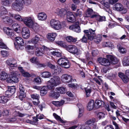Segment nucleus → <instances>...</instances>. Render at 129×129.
Listing matches in <instances>:
<instances>
[{
	"instance_id": "1",
	"label": "nucleus",
	"mask_w": 129,
	"mask_h": 129,
	"mask_svg": "<svg viewBox=\"0 0 129 129\" xmlns=\"http://www.w3.org/2000/svg\"><path fill=\"white\" fill-rule=\"evenodd\" d=\"M95 30H93L91 28L89 30H84V31L85 33L82 37L81 40L82 42L86 43L87 39L90 41L94 40L96 43H98L101 41L102 37L100 35H96Z\"/></svg>"
},
{
	"instance_id": "2",
	"label": "nucleus",
	"mask_w": 129,
	"mask_h": 129,
	"mask_svg": "<svg viewBox=\"0 0 129 129\" xmlns=\"http://www.w3.org/2000/svg\"><path fill=\"white\" fill-rule=\"evenodd\" d=\"M61 83L59 77L58 76H54L47 82V88L49 89H53Z\"/></svg>"
},
{
	"instance_id": "3",
	"label": "nucleus",
	"mask_w": 129,
	"mask_h": 129,
	"mask_svg": "<svg viewBox=\"0 0 129 129\" xmlns=\"http://www.w3.org/2000/svg\"><path fill=\"white\" fill-rule=\"evenodd\" d=\"M51 27L55 30L60 29L66 26V24L63 22L62 23L54 19L51 20L50 22Z\"/></svg>"
},
{
	"instance_id": "4",
	"label": "nucleus",
	"mask_w": 129,
	"mask_h": 129,
	"mask_svg": "<svg viewBox=\"0 0 129 129\" xmlns=\"http://www.w3.org/2000/svg\"><path fill=\"white\" fill-rule=\"evenodd\" d=\"M24 2L23 0H16L12 4L11 7L13 9L19 12L22 9V6Z\"/></svg>"
},
{
	"instance_id": "5",
	"label": "nucleus",
	"mask_w": 129,
	"mask_h": 129,
	"mask_svg": "<svg viewBox=\"0 0 129 129\" xmlns=\"http://www.w3.org/2000/svg\"><path fill=\"white\" fill-rule=\"evenodd\" d=\"M113 8L116 11L120 12L122 14H125L127 11V9L124 7L122 4L119 3H116L113 6Z\"/></svg>"
},
{
	"instance_id": "6",
	"label": "nucleus",
	"mask_w": 129,
	"mask_h": 129,
	"mask_svg": "<svg viewBox=\"0 0 129 129\" xmlns=\"http://www.w3.org/2000/svg\"><path fill=\"white\" fill-rule=\"evenodd\" d=\"M15 39L16 43H14L15 46L17 50L22 49L23 48V46L24 44V41L22 38L19 37H14Z\"/></svg>"
},
{
	"instance_id": "7",
	"label": "nucleus",
	"mask_w": 129,
	"mask_h": 129,
	"mask_svg": "<svg viewBox=\"0 0 129 129\" xmlns=\"http://www.w3.org/2000/svg\"><path fill=\"white\" fill-rule=\"evenodd\" d=\"M67 49L70 52L76 55H79L82 53L81 51L75 46L69 45L67 47Z\"/></svg>"
},
{
	"instance_id": "8",
	"label": "nucleus",
	"mask_w": 129,
	"mask_h": 129,
	"mask_svg": "<svg viewBox=\"0 0 129 129\" xmlns=\"http://www.w3.org/2000/svg\"><path fill=\"white\" fill-rule=\"evenodd\" d=\"M7 65L9 66L10 71L11 70L15 69L17 67V63L16 61L14 59H9L6 61Z\"/></svg>"
},
{
	"instance_id": "9",
	"label": "nucleus",
	"mask_w": 129,
	"mask_h": 129,
	"mask_svg": "<svg viewBox=\"0 0 129 129\" xmlns=\"http://www.w3.org/2000/svg\"><path fill=\"white\" fill-rule=\"evenodd\" d=\"M44 39V38L43 36L37 34L34 37L28 41V43L29 44L33 43L37 45L38 43L43 41Z\"/></svg>"
},
{
	"instance_id": "10",
	"label": "nucleus",
	"mask_w": 129,
	"mask_h": 129,
	"mask_svg": "<svg viewBox=\"0 0 129 129\" xmlns=\"http://www.w3.org/2000/svg\"><path fill=\"white\" fill-rule=\"evenodd\" d=\"M53 13L54 14L58 15L61 18L65 17L67 13L66 10L64 8H56L53 10Z\"/></svg>"
},
{
	"instance_id": "11",
	"label": "nucleus",
	"mask_w": 129,
	"mask_h": 129,
	"mask_svg": "<svg viewBox=\"0 0 129 129\" xmlns=\"http://www.w3.org/2000/svg\"><path fill=\"white\" fill-rule=\"evenodd\" d=\"M34 18L30 17H25L23 19V21L24 24L29 27H32L34 23Z\"/></svg>"
},
{
	"instance_id": "12",
	"label": "nucleus",
	"mask_w": 129,
	"mask_h": 129,
	"mask_svg": "<svg viewBox=\"0 0 129 129\" xmlns=\"http://www.w3.org/2000/svg\"><path fill=\"white\" fill-rule=\"evenodd\" d=\"M57 62L59 65L65 68H68L70 67V65L66 58L62 57L60 58L58 60Z\"/></svg>"
},
{
	"instance_id": "13",
	"label": "nucleus",
	"mask_w": 129,
	"mask_h": 129,
	"mask_svg": "<svg viewBox=\"0 0 129 129\" xmlns=\"http://www.w3.org/2000/svg\"><path fill=\"white\" fill-rule=\"evenodd\" d=\"M4 31L5 33L12 39L16 36L13 30L8 27L4 28Z\"/></svg>"
},
{
	"instance_id": "14",
	"label": "nucleus",
	"mask_w": 129,
	"mask_h": 129,
	"mask_svg": "<svg viewBox=\"0 0 129 129\" xmlns=\"http://www.w3.org/2000/svg\"><path fill=\"white\" fill-rule=\"evenodd\" d=\"M30 61L32 63L36 64L38 68L45 67L46 66L45 64L40 63L37 58L36 57H32L30 59Z\"/></svg>"
},
{
	"instance_id": "15",
	"label": "nucleus",
	"mask_w": 129,
	"mask_h": 129,
	"mask_svg": "<svg viewBox=\"0 0 129 129\" xmlns=\"http://www.w3.org/2000/svg\"><path fill=\"white\" fill-rule=\"evenodd\" d=\"M21 33L22 36L24 38L27 39L30 37V31L27 28L25 27H23L22 28Z\"/></svg>"
},
{
	"instance_id": "16",
	"label": "nucleus",
	"mask_w": 129,
	"mask_h": 129,
	"mask_svg": "<svg viewBox=\"0 0 129 129\" xmlns=\"http://www.w3.org/2000/svg\"><path fill=\"white\" fill-rule=\"evenodd\" d=\"M61 78V80L65 83L72 82V77L67 74L63 75Z\"/></svg>"
},
{
	"instance_id": "17",
	"label": "nucleus",
	"mask_w": 129,
	"mask_h": 129,
	"mask_svg": "<svg viewBox=\"0 0 129 129\" xmlns=\"http://www.w3.org/2000/svg\"><path fill=\"white\" fill-rule=\"evenodd\" d=\"M98 61L101 64L105 66H108L110 64L109 60L104 58H99L98 59Z\"/></svg>"
},
{
	"instance_id": "18",
	"label": "nucleus",
	"mask_w": 129,
	"mask_h": 129,
	"mask_svg": "<svg viewBox=\"0 0 129 129\" xmlns=\"http://www.w3.org/2000/svg\"><path fill=\"white\" fill-rule=\"evenodd\" d=\"M67 18L68 21L73 22L75 21L76 19V17L72 12H67Z\"/></svg>"
},
{
	"instance_id": "19",
	"label": "nucleus",
	"mask_w": 129,
	"mask_h": 129,
	"mask_svg": "<svg viewBox=\"0 0 129 129\" xmlns=\"http://www.w3.org/2000/svg\"><path fill=\"white\" fill-rule=\"evenodd\" d=\"M38 45L35 44L34 46L27 45L25 47V48L26 51L30 53L33 54L34 53L35 50Z\"/></svg>"
},
{
	"instance_id": "20",
	"label": "nucleus",
	"mask_w": 129,
	"mask_h": 129,
	"mask_svg": "<svg viewBox=\"0 0 129 129\" xmlns=\"http://www.w3.org/2000/svg\"><path fill=\"white\" fill-rule=\"evenodd\" d=\"M11 75L12 76L14 82H18V79L17 76L20 75V74L18 71H10Z\"/></svg>"
},
{
	"instance_id": "21",
	"label": "nucleus",
	"mask_w": 129,
	"mask_h": 129,
	"mask_svg": "<svg viewBox=\"0 0 129 129\" xmlns=\"http://www.w3.org/2000/svg\"><path fill=\"white\" fill-rule=\"evenodd\" d=\"M91 18H94L98 21L101 22L105 20V17L104 16H101L97 14L92 15L91 17Z\"/></svg>"
},
{
	"instance_id": "22",
	"label": "nucleus",
	"mask_w": 129,
	"mask_h": 129,
	"mask_svg": "<svg viewBox=\"0 0 129 129\" xmlns=\"http://www.w3.org/2000/svg\"><path fill=\"white\" fill-rule=\"evenodd\" d=\"M41 50H42L43 52V54H47L50 56H51L52 51V50L50 49L47 47L43 46L41 47Z\"/></svg>"
},
{
	"instance_id": "23",
	"label": "nucleus",
	"mask_w": 129,
	"mask_h": 129,
	"mask_svg": "<svg viewBox=\"0 0 129 129\" xmlns=\"http://www.w3.org/2000/svg\"><path fill=\"white\" fill-rule=\"evenodd\" d=\"M57 35L56 33H48L47 37V39L51 41H53Z\"/></svg>"
},
{
	"instance_id": "24",
	"label": "nucleus",
	"mask_w": 129,
	"mask_h": 129,
	"mask_svg": "<svg viewBox=\"0 0 129 129\" xmlns=\"http://www.w3.org/2000/svg\"><path fill=\"white\" fill-rule=\"evenodd\" d=\"M47 17V15L45 13L40 12L38 14V18L39 20L44 21L46 19Z\"/></svg>"
},
{
	"instance_id": "25",
	"label": "nucleus",
	"mask_w": 129,
	"mask_h": 129,
	"mask_svg": "<svg viewBox=\"0 0 129 129\" xmlns=\"http://www.w3.org/2000/svg\"><path fill=\"white\" fill-rule=\"evenodd\" d=\"M1 20L5 23H12L13 22V20L8 16H5L1 18Z\"/></svg>"
},
{
	"instance_id": "26",
	"label": "nucleus",
	"mask_w": 129,
	"mask_h": 129,
	"mask_svg": "<svg viewBox=\"0 0 129 129\" xmlns=\"http://www.w3.org/2000/svg\"><path fill=\"white\" fill-rule=\"evenodd\" d=\"M107 58L108 59L110 60L111 62L113 64H115L118 62V60L114 56L110 55H107Z\"/></svg>"
},
{
	"instance_id": "27",
	"label": "nucleus",
	"mask_w": 129,
	"mask_h": 129,
	"mask_svg": "<svg viewBox=\"0 0 129 129\" xmlns=\"http://www.w3.org/2000/svg\"><path fill=\"white\" fill-rule=\"evenodd\" d=\"M55 90L59 93L61 94L64 93L67 91L66 88L63 86L57 87L55 88Z\"/></svg>"
},
{
	"instance_id": "28",
	"label": "nucleus",
	"mask_w": 129,
	"mask_h": 129,
	"mask_svg": "<svg viewBox=\"0 0 129 129\" xmlns=\"http://www.w3.org/2000/svg\"><path fill=\"white\" fill-rule=\"evenodd\" d=\"M41 48L37 45L36 49H35V53L36 55L37 56H42L43 54V52L42 50H41Z\"/></svg>"
},
{
	"instance_id": "29",
	"label": "nucleus",
	"mask_w": 129,
	"mask_h": 129,
	"mask_svg": "<svg viewBox=\"0 0 129 129\" xmlns=\"http://www.w3.org/2000/svg\"><path fill=\"white\" fill-rule=\"evenodd\" d=\"M41 77L43 78H49L51 76V73L49 72L46 71L41 73Z\"/></svg>"
},
{
	"instance_id": "30",
	"label": "nucleus",
	"mask_w": 129,
	"mask_h": 129,
	"mask_svg": "<svg viewBox=\"0 0 129 129\" xmlns=\"http://www.w3.org/2000/svg\"><path fill=\"white\" fill-rule=\"evenodd\" d=\"M49 96L53 98L57 99L60 96V94L57 91H51L49 94Z\"/></svg>"
},
{
	"instance_id": "31",
	"label": "nucleus",
	"mask_w": 129,
	"mask_h": 129,
	"mask_svg": "<svg viewBox=\"0 0 129 129\" xmlns=\"http://www.w3.org/2000/svg\"><path fill=\"white\" fill-rule=\"evenodd\" d=\"M117 75V74L116 73H114L112 72H111L109 74L107 77L108 79L110 80H112L115 78Z\"/></svg>"
},
{
	"instance_id": "32",
	"label": "nucleus",
	"mask_w": 129,
	"mask_h": 129,
	"mask_svg": "<svg viewBox=\"0 0 129 129\" xmlns=\"http://www.w3.org/2000/svg\"><path fill=\"white\" fill-rule=\"evenodd\" d=\"M14 31L17 33H20V25L17 23L13 24L12 26Z\"/></svg>"
},
{
	"instance_id": "33",
	"label": "nucleus",
	"mask_w": 129,
	"mask_h": 129,
	"mask_svg": "<svg viewBox=\"0 0 129 129\" xmlns=\"http://www.w3.org/2000/svg\"><path fill=\"white\" fill-rule=\"evenodd\" d=\"M77 106L79 108V113L78 116V117H81L83 115L82 113L84 110V108L82 105L80 104H77Z\"/></svg>"
},
{
	"instance_id": "34",
	"label": "nucleus",
	"mask_w": 129,
	"mask_h": 129,
	"mask_svg": "<svg viewBox=\"0 0 129 129\" xmlns=\"http://www.w3.org/2000/svg\"><path fill=\"white\" fill-rule=\"evenodd\" d=\"M94 101L93 100H91L88 103L87 106V109L88 110H92L94 108Z\"/></svg>"
},
{
	"instance_id": "35",
	"label": "nucleus",
	"mask_w": 129,
	"mask_h": 129,
	"mask_svg": "<svg viewBox=\"0 0 129 129\" xmlns=\"http://www.w3.org/2000/svg\"><path fill=\"white\" fill-rule=\"evenodd\" d=\"M104 103L103 101L99 100H96L95 101L94 107L96 108H99L102 104H104Z\"/></svg>"
},
{
	"instance_id": "36",
	"label": "nucleus",
	"mask_w": 129,
	"mask_h": 129,
	"mask_svg": "<svg viewBox=\"0 0 129 129\" xmlns=\"http://www.w3.org/2000/svg\"><path fill=\"white\" fill-rule=\"evenodd\" d=\"M8 77L7 74L4 71L0 73V79L4 80H6Z\"/></svg>"
},
{
	"instance_id": "37",
	"label": "nucleus",
	"mask_w": 129,
	"mask_h": 129,
	"mask_svg": "<svg viewBox=\"0 0 129 129\" xmlns=\"http://www.w3.org/2000/svg\"><path fill=\"white\" fill-rule=\"evenodd\" d=\"M122 62L123 65L125 66H129V55L124 57L123 59Z\"/></svg>"
},
{
	"instance_id": "38",
	"label": "nucleus",
	"mask_w": 129,
	"mask_h": 129,
	"mask_svg": "<svg viewBox=\"0 0 129 129\" xmlns=\"http://www.w3.org/2000/svg\"><path fill=\"white\" fill-rule=\"evenodd\" d=\"M10 16L14 18L15 19L19 21H23V19H22L21 16L19 15L11 14Z\"/></svg>"
},
{
	"instance_id": "39",
	"label": "nucleus",
	"mask_w": 129,
	"mask_h": 129,
	"mask_svg": "<svg viewBox=\"0 0 129 129\" xmlns=\"http://www.w3.org/2000/svg\"><path fill=\"white\" fill-rule=\"evenodd\" d=\"M64 103V101L61 100L60 101H53L52 102L53 104L56 106H60L63 105Z\"/></svg>"
},
{
	"instance_id": "40",
	"label": "nucleus",
	"mask_w": 129,
	"mask_h": 129,
	"mask_svg": "<svg viewBox=\"0 0 129 129\" xmlns=\"http://www.w3.org/2000/svg\"><path fill=\"white\" fill-rule=\"evenodd\" d=\"M12 0H2V4L5 6H9Z\"/></svg>"
},
{
	"instance_id": "41",
	"label": "nucleus",
	"mask_w": 129,
	"mask_h": 129,
	"mask_svg": "<svg viewBox=\"0 0 129 129\" xmlns=\"http://www.w3.org/2000/svg\"><path fill=\"white\" fill-rule=\"evenodd\" d=\"M8 99L6 96H0V103H5L8 101Z\"/></svg>"
},
{
	"instance_id": "42",
	"label": "nucleus",
	"mask_w": 129,
	"mask_h": 129,
	"mask_svg": "<svg viewBox=\"0 0 129 129\" xmlns=\"http://www.w3.org/2000/svg\"><path fill=\"white\" fill-rule=\"evenodd\" d=\"M103 5L107 8V10H106V11L109 13H111V11L109 8L110 6V4L108 2H105L103 3Z\"/></svg>"
},
{
	"instance_id": "43",
	"label": "nucleus",
	"mask_w": 129,
	"mask_h": 129,
	"mask_svg": "<svg viewBox=\"0 0 129 129\" xmlns=\"http://www.w3.org/2000/svg\"><path fill=\"white\" fill-rule=\"evenodd\" d=\"M16 118L15 116L12 117L7 118L6 119V122L8 123H13L16 121Z\"/></svg>"
},
{
	"instance_id": "44",
	"label": "nucleus",
	"mask_w": 129,
	"mask_h": 129,
	"mask_svg": "<svg viewBox=\"0 0 129 129\" xmlns=\"http://www.w3.org/2000/svg\"><path fill=\"white\" fill-rule=\"evenodd\" d=\"M79 23V22H78L76 23V24H75V27L73 29V31L77 33H79L81 31L80 27L78 25Z\"/></svg>"
},
{
	"instance_id": "45",
	"label": "nucleus",
	"mask_w": 129,
	"mask_h": 129,
	"mask_svg": "<svg viewBox=\"0 0 129 129\" xmlns=\"http://www.w3.org/2000/svg\"><path fill=\"white\" fill-rule=\"evenodd\" d=\"M32 27L30 28H32L35 32L37 33L39 31L40 27L37 24L34 23Z\"/></svg>"
},
{
	"instance_id": "46",
	"label": "nucleus",
	"mask_w": 129,
	"mask_h": 129,
	"mask_svg": "<svg viewBox=\"0 0 129 129\" xmlns=\"http://www.w3.org/2000/svg\"><path fill=\"white\" fill-rule=\"evenodd\" d=\"M77 38H74L72 36H68L66 38V40L69 42H75L77 40Z\"/></svg>"
},
{
	"instance_id": "47",
	"label": "nucleus",
	"mask_w": 129,
	"mask_h": 129,
	"mask_svg": "<svg viewBox=\"0 0 129 129\" xmlns=\"http://www.w3.org/2000/svg\"><path fill=\"white\" fill-rule=\"evenodd\" d=\"M86 93V96L87 97L89 96L90 95V93L91 91V88L90 87L88 86L85 88Z\"/></svg>"
},
{
	"instance_id": "48",
	"label": "nucleus",
	"mask_w": 129,
	"mask_h": 129,
	"mask_svg": "<svg viewBox=\"0 0 129 129\" xmlns=\"http://www.w3.org/2000/svg\"><path fill=\"white\" fill-rule=\"evenodd\" d=\"M93 11L92 9L90 8L88 9L86 13V16L90 17L91 18V17L92 15L91 14L93 13Z\"/></svg>"
},
{
	"instance_id": "49",
	"label": "nucleus",
	"mask_w": 129,
	"mask_h": 129,
	"mask_svg": "<svg viewBox=\"0 0 129 129\" xmlns=\"http://www.w3.org/2000/svg\"><path fill=\"white\" fill-rule=\"evenodd\" d=\"M108 23V26L110 28H113L117 25L116 22H114L113 21H110Z\"/></svg>"
},
{
	"instance_id": "50",
	"label": "nucleus",
	"mask_w": 129,
	"mask_h": 129,
	"mask_svg": "<svg viewBox=\"0 0 129 129\" xmlns=\"http://www.w3.org/2000/svg\"><path fill=\"white\" fill-rule=\"evenodd\" d=\"M53 115L56 120L58 121H60L61 123H65V121L62 120L59 116L57 115L55 113H54L53 114Z\"/></svg>"
},
{
	"instance_id": "51",
	"label": "nucleus",
	"mask_w": 129,
	"mask_h": 129,
	"mask_svg": "<svg viewBox=\"0 0 129 129\" xmlns=\"http://www.w3.org/2000/svg\"><path fill=\"white\" fill-rule=\"evenodd\" d=\"M1 55L3 57H7L9 55V52L6 50H2L1 51Z\"/></svg>"
},
{
	"instance_id": "52",
	"label": "nucleus",
	"mask_w": 129,
	"mask_h": 129,
	"mask_svg": "<svg viewBox=\"0 0 129 129\" xmlns=\"http://www.w3.org/2000/svg\"><path fill=\"white\" fill-rule=\"evenodd\" d=\"M51 55H56L57 57H59L61 56V51H60L57 52L53 51H52Z\"/></svg>"
},
{
	"instance_id": "53",
	"label": "nucleus",
	"mask_w": 129,
	"mask_h": 129,
	"mask_svg": "<svg viewBox=\"0 0 129 129\" xmlns=\"http://www.w3.org/2000/svg\"><path fill=\"white\" fill-rule=\"evenodd\" d=\"M82 10L81 9H77L76 13H75V15L76 17L79 16L81 17L82 15Z\"/></svg>"
},
{
	"instance_id": "54",
	"label": "nucleus",
	"mask_w": 129,
	"mask_h": 129,
	"mask_svg": "<svg viewBox=\"0 0 129 129\" xmlns=\"http://www.w3.org/2000/svg\"><path fill=\"white\" fill-rule=\"evenodd\" d=\"M47 92V88L43 87L40 91V94L41 96H43L45 95Z\"/></svg>"
},
{
	"instance_id": "55",
	"label": "nucleus",
	"mask_w": 129,
	"mask_h": 129,
	"mask_svg": "<svg viewBox=\"0 0 129 129\" xmlns=\"http://www.w3.org/2000/svg\"><path fill=\"white\" fill-rule=\"evenodd\" d=\"M1 11L2 15H5L8 13V11L4 7H2L0 8Z\"/></svg>"
},
{
	"instance_id": "56",
	"label": "nucleus",
	"mask_w": 129,
	"mask_h": 129,
	"mask_svg": "<svg viewBox=\"0 0 129 129\" xmlns=\"http://www.w3.org/2000/svg\"><path fill=\"white\" fill-rule=\"evenodd\" d=\"M54 72L55 74H58L60 73L61 71V68L59 67H56V68L54 69Z\"/></svg>"
},
{
	"instance_id": "57",
	"label": "nucleus",
	"mask_w": 129,
	"mask_h": 129,
	"mask_svg": "<svg viewBox=\"0 0 129 129\" xmlns=\"http://www.w3.org/2000/svg\"><path fill=\"white\" fill-rule=\"evenodd\" d=\"M96 121L95 118H92L88 120L86 122V123L87 124H93Z\"/></svg>"
},
{
	"instance_id": "58",
	"label": "nucleus",
	"mask_w": 129,
	"mask_h": 129,
	"mask_svg": "<svg viewBox=\"0 0 129 129\" xmlns=\"http://www.w3.org/2000/svg\"><path fill=\"white\" fill-rule=\"evenodd\" d=\"M103 46L104 47H112L113 45L110 42H105L104 43Z\"/></svg>"
},
{
	"instance_id": "59",
	"label": "nucleus",
	"mask_w": 129,
	"mask_h": 129,
	"mask_svg": "<svg viewBox=\"0 0 129 129\" xmlns=\"http://www.w3.org/2000/svg\"><path fill=\"white\" fill-rule=\"evenodd\" d=\"M8 90L13 94L15 92L16 88L15 86H11L8 88Z\"/></svg>"
},
{
	"instance_id": "60",
	"label": "nucleus",
	"mask_w": 129,
	"mask_h": 129,
	"mask_svg": "<svg viewBox=\"0 0 129 129\" xmlns=\"http://www.w3.org/2000/svg\"><path fill=\"white\" fill-rule=\"evenodd\" d=\"M14 113L15 114V115L16 116H18L20 117H22L25 115V114H23L19 112L16 111L14 112Z\"/></svg>"
},
{
	"instance_id": "61",
	"label": "nucleus",
	"mask_w": 129,
	"mask_h": 129,
	"mask_svg": "<svg viewBox=\"0 0 129 129\" xmlns=\"http://www.w3.org/2000/svg\"><path fill=\"white\" fill-rule=\"evenodd\" d=\"M118 49L119 50L120 52L122 54L125 53L126 52V49L122 46H119Z\"/></svg>"
},
{
	"instance_id": "62",
	"label": "nucleus",
	"mask_w": 129,
	"mask_h": 129,
	"mask_svg": "<svg viewBox=\"0 0 129 129\" xmlns=\"http://www.w3.org/2000/svg\"><path fill=\"white\" fill-rule=\"evenodd\" d=\"M30 96L32 98L37 100H39V98L40 97L39 94L36 93L31 95Z\"/></svg>"
},
{
	"instance_id": "63",
	"label": "nucleus",
	"mask_w": 129,
	"mask_h": 129,
	"mask_svg": "<svg viewBox=\"0 0 129 129\" xmlns=\"http://www.w3.org/2000/svg\"><path fill=\"white\" fill-rule=\"evenodd\" d=\"M47 65L49 68L52 70H54L56 68V66L52 64L50 62H48Z\"/></svg>"
},
{
	"instance_id": "64",
	"label": "nucleus",
	"mask_w": 129,
	"mask_h": 129,
	"mask_svg": "<svg viewBox=\"0 0 129 129\" xmlns=\"http://www.w3.org/2000/svg\"><path fill=\"white\" fill-rule=\"evenodd\" d=\"M34 81L35 82H36L38 84H40L41 82V79L39 77H37L34 79Z\"/></svg>"
}]
</instances>
